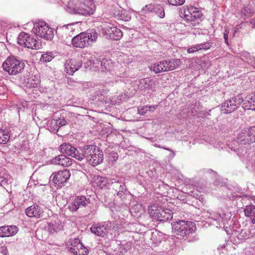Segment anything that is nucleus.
Listing matches in <instances>:
<instances>
[{"instance_id":"58836bf2","label":"nucleus","mask_w":255,"mask_h":255,"mask_svg":"<svg viewBox=\"0 0 255 255\" xmlns=\"http://www.w3.org/2000/svg\"><path fill=\"white\" fill-rule=\"evenodd\" d=\"M159 13L158 14V16L160 18H163L165 16L164 10L162 7L160 6L158 8Z\"/></svg>"},{"instance_id":"423d86ee","label":"nucleus","mask_w":255,"mask_h":255,"mask_svg":"<svg viewBox=\"0 0 255 255\" xmlns=\"http://www.w3.org/2000/svg\"><path fill=\"white\" fill-rule=\"evenodd\" d=\"M32 30L36 35L46 40H51L54 37L53 29L44 22H40L34 24Z\"/></svg>"},{"instance_id":"6e6552de","label":"nucleus","mask_w":255,"mask_h":255,"mask_svg":"<svg viewBox=\"0 0 255 255\" xmlns=\"http://www.w3.org/2000/svg\"><path fill=\"white\" fill-rule=\"evenodd\" d=\"M243 102V100L242 96L240 95H238L223 103L222 105V111L226 113H232Z\"/></svg>"},{"instance_id":"f3484780","label":"nucleus","mask_w":255,"mask_h":255,"mask_svg":"<svg viewBox=\"0 0 255 255\" xmlns=\"http://www.w3.org/2000/svg\"><path fill=\"white\" fill-rule=\"evenodd\" d=\"M18 229L15 226L0 227V237H8L15 235Z\"/></svg>"},{"instance_id":"c756f323","label":"nucleus","mask_w":255,"mask_h":255,"mask_svg":"<svg viewBox=\"0 0 255 255\" xmlns=\"http://www.w3.org/2000/svg\"><path fill=\"white\" fill-rule=\"evenodd\" d=\"M12 177L8 174H5L4 176H1L0 178V184L1 186H5L11 182Z\"/></svg>"},{"instance_id":"f257e3e1","label":"nucleus","mask_w":255,"mask_h":255,"mask_svg":"<svg viewBox=\"0 0 255 255\" xmlns=\"http://www.w3.org/2000/svg\"><path fill=\"white\" fill-rule=\"evenodd\" d=\"M98 38L95 31L92 30L81 32L72 39V43L74 47L84 48L95 42Z\"/></svg>"},{"instance_id":"a211bd4d","label":"nucleus","mask_w":255,"mask_h":255,"mask_svg":"<svg viewBox=\"0 0 255 255\" xmlns=\"http://www.w3.org/2000/svg\"><path fill=\"white\" fill-rule=\"evenodd\" d=\"M42 210L40 207L37 205H32L25 209L26 215L30 218H40Z\"/></svg>"},{"instance_id":"9d476101","label":"nucleus","mask_w":255,"mask_h":255,"mask_svg":"<svg viewBox=\"0 0 255 255\" xmlns=\"http://www.w3.org/2000/svg\"><path fill=\"white\" fill-rule=\"evenodd\" d=\"M60 151L63 154L74 157L79 161H81L84 158L82 154L79 153L76 148L69 143L62 144L60 146Z\"/></svg>"},{"instance_id":"8fccbe9b","label":"nucleus","mask_w":255,"mask_h":255,"mask_svg":"<svg viewBox=\"0 0 255 255\" xmlns=\"http://www.w3.org/2000/svg\"><path fill=\"white\" fill-rule=\"evenodd\" d=\"M67 26H64V27H63V29H66V28H67Z\"/></svg>"},{"instance_id":"4468645a","label":"nucleus","mask_w":255,"mask_h":255,"mask_svg":"<svg viewBox=\"0 0 255 255\" xmlns=\"http://www.w3.org/2000/svg\"><path fill=\"white\" fill-rule=\"evenodd\" d=\"M162 64L164 72L177 69L182 64V61L179 59L164 60H162Z\"/></svg>"},{"instance_id":"cd10ccee","label":"nucleus","mask_w":255,"mask_h":255,"mask_svg":"<svg viewBox=\"0 0 255 255\" xmlns=\"http://www.w3.org/2000/svg\"><path fill=\"white\" fill-rule=\"evenodd\" d=\"M143 207L141 204L137 203L133 205L130 209V212L133 216L139 217L141 215Z\"/></svg>"},{"instance_id":"4c0bfd02","label":"nucleus","mask_w":255,"mask_h":255,"mask_svg":"<svg viewBox=\"0 0 255 255\" xmlns=\"http://www.w3.org/2000/svg\"><path fill=\"white\" fill-rule=\"evenodd\" d=\"M200 48H199V46H198V45H196L195 46H192L191 47H190L187 49V51L188 53H191L194 52L195 51H197L198 50H199Z\"/></svg>"},{"instance_id":"2eb2a0df","label":"nucleus","mask_w":255,"mask_h":255,"mask_svg":"<svg viewBox=\"0 0 255 255\" xmlns=\"http://www.w3.org/2000/svg\"><path fill=\"white\" fill-rule=\"evenodd\" d=\"M82 62L80 60L71 59L66 61L65 64V70L67 73L73 75L82 66Z\"/></svg>"},{"instance_id":"37998d69","label":"nucleus","mask_w":255,"mask_h":255,"mask_svg":"<svg viewBox=\"0 0 255 255\" xmlns=\"http://www.w3.org/2000/svg\"><path fill=\"white\" fill-rule=\"evenodd\" d=\"M48 227H49V229L50 230V231L51 232H54L55 231V230L54 228V224L53 223H49L48 224Z\"/></svg>"},{"instance_id":"49530a36","label":"nucleus","mask_w":255,"mask_h":255,"mask_svg":"<svg viewBox=\"0 0 255 255\" xmlns=\"http://www.w3.org/2000/svg\"><path fill=\"white\" fill-rule=\"evenodd\" d=\"M148 5H146L145 7L142 8V11H146V9L148 8Z\"/></svg>"},{"instance_id":"c85d7f7f","label":"nucleus","mask_w":255,"mask_h":255,"mask_svg":"<svg viewBox=\"0 0 255 255\" xmlns=\"http://www.w3.org/2000/svg\"><path fill=\"white\" fill-rule=\"evenodd\" d=\"M9 135L8 132L3 129H0V143L5 144L9 140Z\"/></svg>"},{"instance_id":"412c9836","label":"nucleus","mask_w":255,"mask_h":255,"mask_svg":"<svg viewBox=\"0 0 255 255\" xmlns=\"http://www.w3.org/2000/svg\"><path fill=\"white\" fill-rule=\"evenodd\" d=\"M157 218V221L165 222L173 218V212L169 209H161L160 213Z\"/></svg>"},{"instance_id":"09e8293b","label":"nucleus","mask_w":255,"mask_h":255,"mask_svg":"<svg viewBox=\"0 0 255 255\" xmlns=\"http://www.w3.org/2000/svg\"><path fill=\"white\" fill-rule=\"evenodd\" d=\"M148 6H149V8H152V7H153V5H152L151 4H150V5H149Z\"/></svg>"},{"instance_id":"20e7f679","label":"nucleus","mask_w":255,"mask_h":255,"mask_svg":"<svg viewBox=\"0 0 255 255\" xmlns=\"http://www.w3.org/2000/svg\"><path fill=\"white\" fill-rule=\"evenodd\" d=\"M96 8L94 2L91 0H76L72 12L84 16L91 15L94 13Z\"/></svg>"},{"instance_id":"7ed1b4c3","label":"nucleus","mask_w":255,"mask_h":255,"mask_svg":"<svg viewBox=\"0 0 255 255\" xmlns=\"http://www.w3.org/2000/svg\"><path fill=\"white\" fill-rule=\"evenodd\" d=\"M172 229L175 234L184 238L194 233L196 227L193 222L179 220L172 224Z\"/></svg>"},{"instance_id":"c9c22d12","label":"nucleus","mask_w":255,"mask_h":255,"mask_svg":"<svg viewBox=\"0 0 255 255\" xmlns=\"http://www.w3.org/2000/svg\"><path fill=\"white\" fill-rule=\"evenodd\" d=\"M148 111V106L139 107L138 108V113L140 115H145Z\"/></svg>"},{"instance_id":"72a5a7b5","label":"nucleus","mask_w":255,"mask_h":255,"mask_svg":"<svg viewBox=\"0 0 255 255\" xmlns=\"http://www.w3.org/2000/svg\"><path fill=\"white\" fill-rule=\"evenodd\" d=\"M185 1V0H167V2L170 5L177 6L182 5Z\"/></svg>"},{"instance_id":"a19ab883","label":"nucleus","mask_w":255,"mask_h":255,"mask_svg":"<svg viewBox=\"0 0 255 255\" xmlns=\"http://www.w3.org/2000/svg\"><path fill=\"white\" fill-rule=\"evenodd\" d=\"M0 252L3 253L4 255H7L8 254V251L5 246L1 247L0 248Z\"/></svg>"},{"instance_id":"dca6fc26","label":"nucleus","mask_w":255,"mask_h":255,"mask_svg":"<svg viewBox=\"0 0 255 255\" xmlns=\"http://www.w3.org/2000/svg\"><path fill=\"white\" fill-rule=\"evenodd\" d=\"M88 203V200L85 196H77L74 200L72 205H69L68 208L71 212H75L79 208L85 207Z\"/></svg>"},{"instance_id":"ea45409f","label":"nucleus","mask_w":255,"mask_h":255,"mask_svg":"<svg viewBox=\"0 0 255 255\" xmlns=\"http://www.w3.org/2000/svg\"><path fill=\"white\" fill-rule=\"evenodd\" d=\"M229 33V31L227 29H225V31L224 33V38L225 39V41L226 43L228 45H229V43H228Z\"/></svg>"},{"instance_id":"a18cd8bd","label":"nucleus","mask_w":255,"mask_h":255,"mask_svg":"<svg viewBox=\"0 0 255 255\" xmlns=\"http://www.w3.org/2000/svg\"><path fill=\"white\" fill-rule=\"evenodd\" d=\"M49 183V180L47 178L46 180H45L44 181L40 182L39 183L41 185L45 186L46 185L48 184Z\"/></svg>"},{"instance_id":"79ce46f5","label":"nucleus","mask_w":255,"mask_h":255,"mask_svg":"<svg viewBox=\"0 0 255 255\" xmlns=\"http://www.w3.org/2000/svg\"><path fill=\"white\" fill-rule=\"evenodd\" d=\"M152 81V79H151L149 78H147L141 79L140 83L141 84H147L148 83H150Z\"/></svg>"},{"instance_id":"0eeeda50","label":"nucleus","mask_w":255,"mask_h":255,"mask_svg":"<svg viewBox=\"0 0 255 255\" xmlns=\"http://www.w3.org/2000/svg\"><path fill=\"white\" fill-rule=\"evenodd\" d=\"M17 43L24 47L33 49H39L41 46V42L26 33H21L17 39Z\"/></svg>"},{"instance_id":"393cba45","label":"nucleus","mask_w":255,"mask_h":255,"mask_svg":"<svg viewBox=\"0 0 255 255\" xmlns=\"http://www.w3.org/2000/svg\"><path fill=\"white\" fill-rule=\"evenodd\" d=\"M162 208L156 206V205H152L149 206L148 212L150 216L154 220H157L156 217H158L160 214Z\"/></svg>"},{"instance_id":"f03ea898","label":"nucleus","mask_w":255,"mask_h":255,"mask_svg":"<svg viewBox=\"0 0 255 255\" xmlns=\"http://www.w3.org/2000/svg\"><path fill=\"white\" fill-rule=\"evenodd\" d=\"M84 157L89 161V163L95 166L103 161V152L96 145H88L83 148Z\"/></svg>"},{"instance_id":"f704fd0d","label":"nucleus","mask_w":255,"mask_h":255,"mask_svg":"<svg viewBox=\"0 0 255 255\" xmlns=\"http://www.w3.org/2000/svg\"><path fill=\"white\" fill-rule=\"evenodd\" d=\"M123 10H116L114 13L115 17L118 19L124 20L125 16L123 15Z\"/></svg>"},{"instance_id":"5701e85b","label":"nucleus","mask_w":255,"mask_h":255,"mask_svg":"<svg viewBox=\"0 0 255 255\" xmlns=\"http://www.w3.org/2000/svg\"><path fill=\"white\" fill-rule=\"evenodd\" d=\"M81 246L82 243H81L80 240L77 238L70 240L68 244L69 251L74 254L76 252L79 247Z\"/></svg>"},{"instance_id":"f8f14e48","label":"nucleus","mask_w":255,"mask_h":255,"mask_svg":"<svg viewBox=\"0 0 255 255\" xmlns=\"http://www.w3.org/2000/svg\"><path fill=\"white\" fill-rule=\"evenodd\" d=\"M91 232L99 237H104L111 231V223L93 225L90 228Z\"/></svg>"},{"instance_id":"4be33fe9","label":"nucleus","mask_w":255,"mask_h":255,"mask_svg":"<svg viewBox=\"0 0 255 255\" xmlns=\"http://www.w3.org/2000/svg\"><path fill=\"white\" fill-rule=\"evenodd\" d=\"M246 135L245 136V138L243 140L248 142L249 143H252L255 142V126L252 127L246 130Z\"/></svg>"},{"instance_id":"aec40b11","label":"nucleus","mask_w":255,"mask_h":255,"mask_svg":"<svg viewBox=\"0 0 255 255\" xmlns=\"http://www.w3.org/2000/svg\"><path fill=\"white\" fill-rule=\"evenodd\" d=\"M243 107L245 109L255 110V93L248 95L243 100Z\"/></svg>"},{"instance_id":"6ab92c4d","label":"nucleus","mask_w":255,"mask_h":255,"mask_svg":"<svg viewBox=\"0 0 255 255\" xmlns=\"http://www.w3.org/2000/svg\"><path fill=\"white\" fill-rule=\"evenodd\" d=\"M52 163L64 167H68L72 163V159L63 155L55 157L52 161Z\"/></svg>"},{"instance_id":"9b49d317","label":"nucleus","mask_w":255,"mask_h":255,"mask_svg":"<svg viewBox=\"0 0 255 255\" xmlns=\"http://www.w3.org/2000/svg\"><path fill=\"white\" fill-rule=\"evenodd\" d=\"M103 33L112 40H119L123 36L122 31L112 24H107L102 28Z\"/></svg>"},{"instance_id":"ddd939ff","label":"nucleus","mask_w":255,"mask_h":255,"mask_svg":"<svg viewBox=\"0 0 255 255\" xmlns=\"http://www.w3.org/2000/svg\"><path fill=\"white\" fill-rule=\"evenodd\" d=\"M202 16L201 11L197 7L190 6L187 7L184 10V18L187 21H194Z\"/></svg>"},{"instance_id":"a878e982","label":"nucleus","mask_w":255,"mask_h":255,"mask_svg":"<svg viewBox=\"0 0 255 255\" xmlns=\"http://www.w3.org/2000/svg\"><path fill=\"white\" fill-rule=\"evenodd\" d=\"M93 180L94 183L101 188H103L108 183V180L106 177L100 175L95 176Z\"/></svg>"},{"instance_id":"bb28decb","label":"nucleus","mask_w":255,"mask_h":255,"mask_svg":"<svg viewBox=\"0 0 255 255\" xmlns=\"http://www.w3.org/2000/svg\"><path fill=\"white\" fill-rule=\"evenodd\" d=\"M150 70L155 74L164 72L162 61L151 64L149 66Z\"/></svg>"},{"instance_id":"473e14b6","label":"nucleus","mask_w":255,"mask_h":255,"mask_svg":"<svg viewBox=\"0 0 255 255\" xmlns=\"http://www.w3.org/2000/svg\"><path fill=\"white\" fill-rule=\"evenodd\" d=\"M53 58L51 54L45 53L41 55L40 57V61L43 62H50Z\"/></svg>"},{"instance_id":"de8ad7c7","label":"nucleus","mask_w":255,"mask_h":255,"mask_svg":"<svg viewBox=\"0 0 255 255\" xmlns=\"http://www.w3.org/2000/svg\"><path fill=\"white\" fill-rule=\"evenodd\" d=\"M164 149L167 150L168 151H170L171 149L169 148H164Z\"/></svg>"},{"instance_id":"39448f33","label":"nucleus","mask_w":255,"mask_h":255,"mask_svg":"<svg viewBox=\"0 0 255 255\" xmlns=\"http://www.w3.org/2000/svg\"><path fill=\"white\" fill-rule=\"evenodd\" d=\"M24 63L16 59L14 56H9L3 62L2 69L9 75H15L24 69Z\"/></svg>"},{"instance_id":"b1692460","label":"nucleus","mask_w":255,"mask_h":255,"mask_svg":"<svg viewBox=\"0 0 255 255\" xmlns=\"http://www.w3.org/2000/svg\"><path fill=\"white\" fill-rule=\"evenodd\" d=\"M244 213L246 216L251 217L252 223L255 224V206L253 205L246 206Z\"/></svg>"},{"instance_id":"1a4fd4ad","label":"nucleus","mask_w":255,"mask_h":255,"mask_svg":"<svg viewBox=\"0 0 255 255\" xmlns=\"http://www.w3.org/2000/svg\"><path fill=\"white\" fill-rule=\"evenodd\" d=\"M53 182L59 187L65 185L68 179L70 178L71 173L67 169L59 171L53 174Z\"/></svg>"},{"instance_id":"2f4dec72","label":"nucleus","mask_w":255,"mask_h":255,"mask_svg":"<svg viewBox=\"0 0 255 255\" xmlns=\"http://www.w3.org/2000/svg\"><path fill=\"white\" fill-rule=\"evenodd\" d=\"M88 250L87 248L84 247L82 244L81 247H79L78 249L77 250L76 252L74 254L75 255H87Z\"/></svg>"},{"instance_id":"e433bc0d","label":"nucleus","mask_w":255,"mask_h":255,"mask_svg":"<svg viewBox=\"0 0 255 255\" xmlns=\"http://www.w3.org/2000/svg\"><path fill=\"white\" fill-rule=\"evenodd\" d=\"M198 46H199V48H200V50L201 49H205L207 50L210 48L211 45L209 43H202L200 44H197Z\"/></svg>"},{"instance_id":"c03bdc74","label":"nucleus","mask_w":255,"mask_h":255,"mask_svg":"<svg viewBox=\"0 0 255 255\" xmlns=\"http://www.w3.org/2000/svg\"><path fill=\"white\" fill-rule=\"evenodd\" d=\"M157 107V106H148V111H150V112H154V111L156 109V107Z\"/></svg>"},{"instance_id":"7c9ffc66","label":"nucleus","mask_w":255,"mask_h":255,"mask_svg":"<svg viewBox=\"0 0 255 255\" xmlns=\"http://www.w3.org/2000/svg\"><path fill=\"white\" fill-rule=\"evenodd\" d=\"M66 121L64 119H59V120L54 121L51 123V125H56V127L54 128L53 131H58L59 128L61 126L65 125Z\"/></svg>"}]
</instances>
